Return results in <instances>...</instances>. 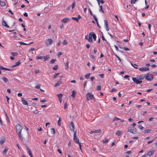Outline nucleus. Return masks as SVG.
Listing matches in <instances>:
<instances>
[{"label":"nucleus","mask_w":157,"mask_h":157,"mask_svg":"<svg viewBox=\"0 0 157 157\" xmlns=\"http://www.w3.org/2000/svg\"><path fill=\"white\" fill-rule=\"evenodd\" d=\"M139 70L141 71H148L149 70V68L148 67H144L140 68L139 69Z\"/></svg>","instance_id":"obj_10"},{"label":"nucleus","mask_w":157,"mask_h":157,"mask_svg":"<svg viewBox=\"0 0 157 157\" xmlns=\"http://www.w3.org/2000/svg\"><path fill=\"white\" fill-rule=\"evenodd\" d=\"M69 62L67 61L65 64V69L67 70L68 67Z\"/></svg>","instance_id":"obj_29"},{"label":"nucleus","mask_w":157,"mask_h":157,"mask_svg":"<svg viewBox=\"0 0 157 157\" xmlns=\"http://www.w3.org/2000/svg\"><path fill=\"white\" fill-rule=\"evenodd\" d=\"M96 90H101V86H98L97 87Z\"/></svg>","instance_id":"obj_46"},{"label":"nucleus","mask_w":157,"mask_h":157,"mask_svg":"<svg viewBox=\"0 0 157 157\" xmlns=\"http://www.w3.org/2000/svg\"><path fill=\"white\" fill-rule=\"evenodd\" d=\"M104 75L103 74H101L99 75V76L101 78H103L104 77Z\"/></svg>","instance_id":"obj_61"},{"label":"nucleus","mask_w":157,"mask_h":157,"mask_svg":"<svg viewBox=\"0 0 157 157\" xmlns=\"http://www.w3.org/2000/svg\"><path fill=\"white\" fill-rule=\"evenodd\" d=\"M151 25L150 24H148V28L150 31H151Z\"/></svg>","instance_id":"obj_56"},{"label":"nucleus","mask_w":157,"mask_h":157,"mask_svg":"<svg viewBox=\"0 0 157 157\" xmlns=\"http://www.w3.org/2000/svg\"><path fill=\"white\" fill-rule=\"evenodd\" d=\"M128 132H130L133 134H135L136 132V130L135 128L132 127L128 128Z\"/></svg>","instance_id":"obj_5"},{"label":"nucleus","mask_w":157,"mask_h":157,"mask_svg":"<svg viewBox=\"0 0 157 157\" xmlns=\"http://www.w3.org/2000/svg\"><path fill=\"white\" fill-rule=\"evenodd\" d=\"M21 101L22 102V104L24 105H28V103L27 101L25 100L23 98H21Z\"/></svg>","instance_id":"obj_12"},{"label":"nucleus","mask_w":157,"mask_h":157,"mask_svg":"<svg viewBox=\"0 0 157 157\" xmlns=\"http://www.w3.org/2000/svg\"><path fill=\"white\" fill-rule=\"evenodd\" d=\"M104 23H105L104 25L105 26V28L106 29V30L108 31H109V29L108 27V23L107 21V20H104Z\"/></svg>","instance_id":"obj_9"},{"label":"nucleus","mask_w":157,"mask_h":157,"mask_svg":"<svg viewBox=\"0 0 157 157\" xmlns=\"http://www.w3.org/2000/svg\"><path fill=\"white\" fill-rule=\"evenodd\" d=\"M0 4L2 6H5V3L4 2L0 1Z\"/></svg>","instance_id":"obj_27"},{"label":"nucleus","mask_w":157,"mask_h":157,"mask_svg":"<svg viewBox=\"0 0 157 157\" xmlns=\"http://www.w3.org/2000/svg\"><path fill=\"white\" fill-rule=\"evenodd\" d=\"M36 59H43V56H36Z\"/></svg>","instance_id":"obj_40"},{"label":"nucleus","mask_w":157,"mask_h":157,"mask_svg":"<svg viewBox=\"0 0 157 157\" xmlns=\"http://www.w3.org/2000/svg\"><path fill=\"white\" fill-rule=\"evenodd\" d=\"M122 132L120 131H117L116 132V134L118 136H120L122 135Z\"/></svg>","instance_id":"obj_21"},{"label":"nucleus","mask_w":157,"mask_h":157,"mask_svg":"<svg viewBox=\"0 0 157 157\" xmlns=\"http://www.w3.org/2000/svg\"><path fill=\"white\" fill-rule=\"evenodd\" d=\"M131 65H132V66H133V67H134L135 68H136V69L138 68V67H136V66L135 67L134 66V65H135V66H137V65H136V64H133L131 62Z\"/></svg>","instance_id":"obj_45"},{"label":"nucleus","mask_w":157,"mask_h":157,"mask_svg":"<svg viewBox=\"0 0 157 157\" xmlns=\"http://www.w3.org/2000/svg\"><path fill=\"white\" fill-rule=\"evenodd\" d=\"M73 140L75 142L76 144L79 143V140L78 138L76 137V132L75 131L74 134V138Z\"/></svg>","instance_id":"obj_6"},{"label":"nucleus","mask_w":157,"mask_h":157,"mask_svg":"<svg viewBox=\"0 0 157 157\" xmlns=\"http://www.w3.org/2000/svg\"><path fill=\"white\" fill-rule=\"evenodd\" d=\"M51 133L52 134H54L55 133V129L54 128H52L51 129Z\"/></svg>","instance_id":"obj_32"},{"label":"nucleus","mask_w":157,"mask_h":157,"mask_svg":"<svg viewBox=\"0 0 157 157\" xmlns=\"http://www.w3.org/2000/svg\"><path fill=\"white\" fill-rule=\"evenodd\" d=\"M27 148L28 150V153L29 154V155L31 157H33L32 154L31 152V150L28 147H27Z\"/></svg>","instance_id":"obj_17"},{"label":"nucleus","mask_w":157,"mask_h":157,"mask_svg":"<svg viewBox=\"0 0 157 157\" xmlns=\"http://www.w3.org/2000/svg\"><path fill=\"white\" fill-rule=\"evenodd\" d=\"M108 139H106L105 140H104L103 141V143L105 144L108 142Z\"/></svg>","instance_id":"obj_52"},{"label":"nucleus","mask_w":157,"mask_h":157,"mask_svg":"<svg viewBox=\"0 0 157 157\" xmlns=\"http://www.w3.org/2000/svg\"><path fill=\"white\" fill-rule=\"evenodd\" d=\"M131 65H132V66H133V67H134L135 68H136V69L138 68V67H136V66L135 67L134 66V65H135V66H137V65H136V64H133L131 62Z\"/></svg>","instance_id":"obj_44"},{"label":"nucleus","mask_w":157,"mask_h":157,"mask_svg":"<svg viewBox=\"0 0 157 157\" xmlns=\"http://www.w3.org/2000/svg\"><path fill=\"white\" fill-rule=\"evenodd\" d=\"M6 141V139L4 137H2L0 140V144H3Z\"/></svg>","instance_id":"obj_19"},{"label":"nucleus","mask_w":157,"mask_h":157,"mask_svg":"<svg viewBox=\"0 0 157 157\" xmlns=\"http://www.w3.org/2000/svg\"><path fill=\"white\" fill-rule=\"evenodd\" d=\"M94 18V20H95V21H96L97 23V25L98 26V20H97V17H96V16H95V15H93Z\"/></svg>","instance_id":"obj_31"},{"label":"nucleus","mask_w":157,"mask_h":157,"mask_svg":"<svg viewBox=\"0 0 157 157\" xmlns=\"http://www.w3.org/2000/svg\"><path fill=\"white\" fill-rule=\"evenodd\" d=\"M72 19L76 21L77 22H78L79 18H77V17H72Z\"/></svg>","instance_id":"obj_42"},{"label":"nucleus","mask_w":157,"mask_h":157,"mask_svg":"<svg viewBox=\"0 0 157 157\" xmlns=\"http://www.w3.org/2000/svg\"><path fill=\"white\" fill-rule=\"evenodd\" d=\"M52 43V40L51 39H48L45 41V44L47 46L51 45Z\"/></svg>","instance_id":"obj_7"},{"label":"nucleus","mask_w":157,"mask_h":157,"mask_svg":"<svg viewBox=\"0 0 157 157\" xmlns=\"http://www.w3.org/2000/svg\"><path fill=\"white\" fill-rule=\"evenodd\" d=\"M2 25L3 26L6 27L7 28H9V26L7 24L6 22L4 20H3L2 21Z\"/></svg>","instance_id":"obj_16"},{"label":"nucleus","mask_w":157,"mask_h":157,"mask_svg":"<svg viewBox=\"0 0 157 157\" xmlns=\"http://www.w3.org/2000/svg\"><path fill=\"white\" fill-rule=\"evenodd\" d=\"M145 78L147 80L151 81L153 79V78L151 74L148 73L146 75Z\"/></svg>","instance_id":"obj_2"},{"label":"nucleus","mask_w":157,"mask_h":157,"mask_svg":"<svg viewBox=\"0 0 157 157\" xmlns=\"http://www.w3.org/2000/svg\"><path fill=\"white\" fill-rule=\"evenodd\" d=\"M75 2H73V3L72 4V6H71L72 9H73V8H74V7L75 6Z\"/></svg>","instance_id":"obj_51"},{"label":"nucleus","mask_w":157,"mask_h":157,"mask_svg":"<svg viewBox=\"0 0 157 157\" xmlns=\"http://www.w3.org/2000/svg\"><path fill=\"white\" fill-rule=\"evenodd\" d=\"M19 43L21 45H29V44H27L25 43H24L20 41L19 42Z\"/></svg>","instance_id":"obj_30"},{"label":"nucleus","mask_w":157,"mask_h":157,"mask_svg":"<svg viewBox=\"0 0 157 157\" xmlns=\"http://www.w3.org/2000/svg\"><path fill=\"white\" fill-rule=\"evenodd\" d=\"M63 44L64 45H65L67 44V43L65 40H64L63 42Z\"/></svg>","instance_id":"obj_49"},{"label":"nucleus","mask_w":157,"mask_h":157,"mask_svg":"<svg viewBox=\"0 0 157 157\" xmlns=\"http://www.w3.org/2000/svg\"><path fill=\"white\" fill-rule=\"evenodd\" d=\"M57 151H58V152L59 153H60V154H62V151H61L60 150V149H58L57 150Z\"/></svg>","instance_id":"obj_64"},{"label":"nucleus","mask_w":157,"mask_h":157,"mask_svg":"<svg viewBox=\"0 0 157 157\" xmlns=\"http://www.w3.org/2000/svg\"><path fill=\"white\" fill-rule=\"evenodd\" d=\"M119 120H121V119L118 118L117 117H115L113 119L114 121H117Z\"/></svg>","instance_id":"obj_47"},{"label":"nucleus","mask_w":157,"mask_h":157,"mask_svg":"<svg viewBox=\"0 0 157 157\" xmlns=\"http://www.w3.org/2000/svg\"><path fill=\"white\" fill-rule=\"evenodd\" d=\"M59 74H60L59 73H57L55 74L53 76L54 79H55L56 78V77H57V76L58 75H59Z\"/></svg>","instance_id":"obj_43"},{"label":"nucleus","mask_w":157,"mask_h":157,"mask_svg":"<svg viewBox=\"0 0 157 157\" xmlns=\"http://www.w3.org/2000/svg\"><path fill=\"white\" fill-rule=\"evenodd\" d=\"M155 152V151L154 150L149 151L147 153V155L149 156H150L151 155H153L154 154Z\"/></svg>","instance_id":"obj_11"},{"label":"nucleus","mask_w":157,"mask_h":157,"mask_svg":"<svg viewBox=\"0 0 157 157\" xmlns=\"http://www.w3.org/2000/svg\"><path fill=\"white\" fill-rule=\"evenodd\" d=\"M39 111H38L37 110H35L33 111V113L35 114H37L38 113Z\"/></svg>","instance_id":"obj_57"},{"label":"nucleus","mask_w":157,"mask_h":157,"mask_svg":"<svg viewBox=\"0 0 157 157\" xmlns=\"http://www.w3.org/2000/svg\"><path fill=\"white\" fill-rule=\"evenodd\" d=\"M40 87V85L39 84L35 86V88L37 89H39Z\"/></svg>","instance_id":"obj_53"},{"label":"nucleus","mask_w":157,"mask_h":157,"mask_svg":"<svg viewBox=\"0 0 157 157\" xmlns=\"http://www.w3.org/2000/svg\"><path fill=\"white\" fill-rule=\"evenodd\" d=\"M20 64V61H18L15 63L16 65L17 66L19 65Z\"/></svg>","instance_id":"obj_54"},{"label":"nucleus","mask_w":157,"mask_h":157,"mask_svg":"<svg viewBox=\"0 0 157 157\" xmlns=\"http://www.w3.org/2000/svg\"><path fill=\"white\" fill-rule=\"evenodd\" d=\"M90 76V74L88 73L87 75H85V77L86 79H88V78H89Z\"/></svg>","instance_id":"obj_34"},{"label":"nucleus","mask_w":157,"mask_h":157,"mask_svg":"<svg viewBox=\"0 0 157 157\" xmlns=\"http://www.w3.org/2000/svg\"><path fill=\"white\" fill-rule=\"evenodd\" d=\"M123 49L124 50L126 51H129V49L128 48H123Z\"/></svg>","instance_id":"obj_59"},{"label":"nucleus","mask_w":157,"mask_h":157,"mask_svg":"<svg viewBox=\"0 0 157 157\" xmlns=\"http://www.w3.org/2000/svg\"><path fill=\"white\" fill-rule=\"evenodd\" d=\"M138 127L140 130H143L144 128V127L140 125H139L138 126Z\"/></svg>","instance_id":"obj_39"},{"label":"nucleus","mask_w":157,"mask_h":157,"mask_svg":"<svg viewBox=\"0 0 157 157\" xmlns=\"http://www.w3.org/2000/svg\"><path fill=\"white\" fill-rule=\"evenodd\" d=\"M92 37L94 40H95L96 39V35L94 33V32H92Z\"/></svg>","instance_id":"obj_24"},{"label":"nucleus","mask_w":157,"mask_h":157,"mask_svg":"<svg viewBox=\"0 0 157 157\" xmlns=\"http://www.w3.org/2000/svg\"><path fill=\"white\" fill-rule=\"evenodd\" d=\"M49 55H47L45 56H43V59H44V61H46L49 58Z\"/></svg>","instance_id":"obj_18"},{"label":"nucleus","mask_w":157,"mask_h":157,"mask_svg":"<svg viewBox=\"0 0 157 157\" xmlns=\"http://www.w3.org/2000/svg\"><path fill=\"white\" fill-rule=\"evenodd\" d=\"M88 10H89V12H90V14L91 15H93L92 13V12L91 11V10L90 9V8H89L88 9Z\"/></svg>","instance_id":"obj_63"},{"label":"nucleus","mask_w":157,"mask_h":157,"mask_svg":"<svg viewBox=\"0 0 157 157\" xmlns=\"http://www.w3.org/2000/svg\"><path fill=\"white\" fill-rule=\"evenodd\" d=\"M58 66L57 65H55L53 67V69L54 70H56L58 69Z\"/></svg>","instance_id":"obj_41"},{"label":"nucleus","mask_w":157,"mask_h":157,"mask_svg":"<svg viewBox=\"0 0 157 157\" xmlns=\"http://www.w3.org/2000/svg\"><path fill=\"white\" fill-rule=\"evenodd\" d=\"M70 20V19H69V18H64L62 20V22L64 23H66L67 22H68V21H69Z\"/></svg>","instance_id":"obj_13"},{"label":"nucleus","mask_w":157,"mask_h":157,"mask_svg":"<svg viewBox=\"0 0 157 157\" xmlns=\"http://www.w3.org/2000/svg\"><path fill=\"white\" fill-rule=\"evenodd\" d=\"M61 83V81H58L55 85V87H57L59 86Z\"/></svg>","instance_id":"obj_26"},{"label":"nucleus","mask_w":157,"mask_h":157,"mask_svg":"<svg viewBox=\"0 0 157 157\" xmlns=\"http://www.w3.org/2000/svg\"><path fill=\"white\" fill-rule=\"evenodd\" d=\"M94 131V136H95L96 135L95 134V133H99L101 132V129H98L97 130H95V131Z\"/></svg>","instance_id":"obj_20"},{"label":"nucleus","mask_w":157,"mask_h":157,"mask_svg":"<svg viewBox=\"0 0 157 157\" xmlns=\"http://www.w3.org/2000/svg\"><path fill=\"white\" fill-rule=\"evenodd\" d=\"M16 132L19 136V137L21 139V141L23 140L24 138L21 135V132L22 129V127L19 124H17L16 126Z\"/></svg>","instance_id":"obj_1"},{"label":"nucleus","mask_w":157,"mask_h":157,"mask_svg":"<svg viewBox=\"0 0 157 157\" xmlns=\"http://www.w3.org/2000/svg\"><path fill=\"white\" fill-rule=\"evenodd\" d=\"M151 129H147L144 131V132L145 133H150L151 132Z\"/></svg>","instance_id":"obj_33"},{"label":"nucleus","mask_w":157,"mask_h":157,"mask_svg":"<svg viewBox=\"0 0 157 157\" xmlns=\"http://www.w3.org/2000/svg\"><path fill=\"white\" fill-rule=\"evenodd\" d=\"M129 76L128 75H125L124 76V78H128V80H129V78H128L129 77Z\"/></svg>","instance_id":"obj_60"},{"label":"nucleus","mask_w":157,"mask_h":157,"mask_svg":"<svg viewBox=\"0 0 157 157\" xmlns=\"http://www.w3.org/2000/svg\"><path fill=\"white\" fill-rule=\"evenodd\" d=\"M88 133H89L90 134H92L94 133V131H91V130H89V131H88Z\"/></svg>","instance_id":"obj_50"},{"label":"nucleus","mask_w":157,"mask_h":157,"mask_svg":"<svg viewBox=\"0 0 157 157\" xmlns=\"http://www.w3.org/2000/svg\"><path fill=\"white\" fill-rule=\"evenodd\" d=\"M35 50V49L34 48H31L30 49L29 51H33Z\"/></svg>","instance_id":"obj_62"},{"label":"nucleus","mask_w":157,"mask_h":157,"mask_svg":"<svg viewBox=\"0 0 157 157\" xmlns=\"http://www.w3.org/2000/svg\"><path fill=\"white\" fill-rule=\"evenodd\" d=\"M11 55L13 56H17L18 55V54L17 52H11Z\"/></svg>","instance_id":"obj_36"},{"label":"nucleus","mask_w":157,"mask_h":157,"mask_svg":"<svg viewBox=\"0 0 157 157\" xmlns=\"http://www.w3.org/2000/svg\"><path fill=\"white\" fill-rule=\"evenodd\" d=\"M145 77V75H142L139 76L137 77V78L139 80H142Z\"/></svg>","instance_id":"obj_14"},{"label":"nucleus","mask_w":157,"mask_h":157,"mask_svg":"<svg viewBox=\"0 0 157 157\" xmlns=\"http://www.w3.org/2000/svg\"><path fill=\"white\" fill-rule=\"evenodd\" d=\"M87 100H90L94 98V96L90 93H88L87 95Z\"/></svg>","instance_id":"obj_4"},{"label":"nucleus","mask_w":157,"mask_h":157,"mask_svg":"<svg viewBox=\"0 0 157 157\" xmlns=\"http://www.w3.org/2000/svg\"><path fill=\"white\" fill-rule=\"evenodd\" d=\"M57 96L58 99L62 98L63 95L61 94H57Z\"/></svg>","instance_id":"obj_35"},{"label":"nucleus","mask_w":157,"mask_h":157,"mask_svg":"<svg viewBox=\"0 0 157 157\" xmlns=\"http://www.w3.org/2000/svg\"><path fill=\"white\" fill-rule=\"evenodd\" d=\"M117 90V89H116L114 88H113L111 90V91H110V92H113L114 91H116Z\"/></svg>","instance_id":"obj_55"},{"label":"nucleus","mask_w":157,"mask_h":157,"mask_svg":"<svg viewBox=\"0 0 157 157\" xmlns=\"http://www.w3.org/2000/svg\"><path fill=\"white\" fill-rule=\"evenodd\" d=\"M61 119L60 117H59L58 121V124L60 126L61 125Z\"/></svg>","instance_id":"obj_38"},{"label":"nucleus","mask_w":157,"mask_h":157,"mask_svg":"<svg viewBox=\"0 0 157 157\" xmlns=\"http://www.w3.org/2000/svg\"><path fill=\"white\" fill-rule=\"evenodd\" d=\"M132 80L136 84H139L142 82V81H141L138 79L137 78H132Z\"/></svg>","instance_id":"obj_8"},{"label":"nucleus","mask_w":157,"mask_h":157,"mask_svg":"<svg viewBox=\"0 0 157 157\" xmlns=\"http://www.w3.org/2000/svg\"><path fill=\"white\" fill-rule=\"evenodd\" d=\"M155 139H153L152 140H151V141H148L147 142V144H150V143H151L152 142H153V141H154V140Z\"/></svg>","instance_id":"obj_58"},{"label":"nucleus","mask_w":157,"mask_h":157,"mask_svg":"<svg viewBox=\"0 0 157 157\" xmlns=\"http://www.w3.org/2000/svg\"><path fill=\"white\" fill-rule=\"evenodd\" d=\"M8 149L7 148H5L4 151H3V153L4 155H6L8 151Z\"/></svg>","instance_id":"obj_28"},{"label":"nucleus","mask_w":157,"mask_h":157,"mask_svg":"<svg viewBox=\"0 0 157 157\" xmlns=\"http://www.w3.org/2000/svg\"><path fill=\"white\" fill-rule=\"evenodd\" d=\"M76 94V92L74 90H73L72 91V94L71 95L73 98H74L75 97Z\"/></svg>","instance_id":"obj_23"},{"label":"nucleus","mask_w":157,"mask_h":157,"mask_svg":"<svg viewBox=\"0 0 157 157\" xmlns=\"http://www.w3.org/2000/svg\"><path fill=\"white\" fill-rule=\"evenodd\" d=\"M98 6H99V12H101L104 13V11L102 9V6H100V4L99 5H98Z\"/></svg>","instance_id":"obj_22"},{"label":"nucleus","mask_w":157,"mask_h":157,"mask_svg":"<svg viewBox=\"0 0 157 157\" xmlns=\"http://www.w3.org/2000/svg\"><path fill=\"white\" fill-rule=\"evenodd\" d=\"M2 80L5 83L8 81L7 78L5 77H2Z\"/></svg>","instance_id":"obj_25"},{"label":"nucleus","mask_w":157,"mask_h":157,"mask_svg":"<svg viewBox=\"0 0 157 157\" xmlns=\"http://www.w3.org/2000/svg\"><path fill=\"white\" fill-rule=\"evenodd\" d=\"M56 61V59H52L51 60L50 62L51 63H54Z\"/></svg>","instance_id":"obj_37"},{"label":"nucleus","mask_w":157,"mask_h":157,"mask_svg":"<svg viewBox=\"0 0 157 157\" xmlns=\"http://www.w3.org/2000/svg\"><path fill=\"white\" fill-rule=\"evenodd\" d=\"M62 54L61 52H59L57 53V56L58 57H59L60 56L62 55Z\"/></svg>","instance_id":"obj_48"},{"label":"nucleus","mask_w":157,"mask_h":157,"mask_svg":"<svg viewBox=\"0 0 157 157\" xmlns=\"http://www.w3.org/2000/svg\"><path fill=\"white\" fill-rule=\"evenodd\" d=\"M70 125L71 126V131H73L74 132V124L73 122H71L70 123Z\"/></svg>","instance_id":"obj_15"},{"label":"nucleus","mask_w":157,"mask_h":157,"mask_svg":"<svg viewBox=\"0 0 157 157\" xmlns=\"http://www.w3.org/2000/svg\"><path fill=\"white\" fill-rule=\"evenodd\" d=\"M92 33H90L89 36L86 35L85 36L86 39L87 40L90 42H92L93 41V40L92 38Z\"/></svg>","instance_id":"obj_3"}]
</instances>
